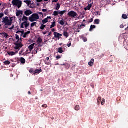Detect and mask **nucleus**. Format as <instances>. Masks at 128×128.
Here are the masks:
<instances>
[{"label": "nucleus", "mask_w": 128, "mask_h": 128, "mask_svg": "<svg viewBox=\"0 0 128 128\" xmlns=\"http://www.w3.org/2000/svg\"><path fill=\"white\" fill-rule=\"evenodd\" d=\"M96 28V26L94 25H91L90 26V32H92V30H94V29Z\"/></svg>", "instance_id": "obj_18"}, {"label": "nucleus", "mask_w": 128, "mask_h": 128, "mask_svg": "<svg viewBox=\"0 0 128 128\" xmlns=\"http://www.w3.org/2000/svg\"><path fill=\"white\" fill-rule=\"evenodd\" d=\"M63 36H65V38H68L70 36V34H68V33L66 31L64 32Z\"/></svg>", "instance_id": "obj_16"}, {"label": "nucleus", "mask_w": 128, "mask_h": 128, "mask_svg": "<svg viewBox=\"0 0 128 128\" xmlns=\"http://www.w3.org/2000/svg\"><path fill=\"white\" fill-rule=\"evenodd\" d=\"M56 21L54 20V22L52 23V24L50 26V28H54V26H56Z\"/></svg>", "instance_id": "obj_19"}, {"label": "nucleus", "mask_w": 128, "mask_h": 128, "mask_svg": "<svg viewBox=\"0 0 128 128\" xmlns=\"http://www.w3.org/2000/svg\"><path fill=\"white\" fill-rule=\"evenodd\" d=\"M68 48H70L72 46V42H70L68 44H67Z\"/></svg>", "instance_id": "obj_47"}, {"label": "nucleus", "mask_w": 128, "mask_h": 128, "mask_svg": "<svg viewBox=\"0 0 128 128\" xmlns=\"http://www.w3.org/2000/svg\"><path fill=\"white\" fill-rule=\"evenodd\" d=\"M14 25H12V27L8 28V30H14Z\"/></svg>", "instance_id": "obj_48"}, {"label": "nucleus", "mask_w": 128, "mask_h": 128, "mask_svg": "<svg viewBox=\"0 0 128 128\" xmlns=\"http://www.w3.org/2000/svg\"><path fill=\"white\" fill-rule=\"evenodd\" d=\"M22 22H28V17L24 16L23 18H22Z\"/></svg>", "instance_id": "obj_22"}, {"label": "nucleus", "mask_w": 128, "mask_h": 128, "mask_svg": "<svg viewBox=\"0 0 128 128\" xmlns=\"http://www.w3.org/2000/svg\"><path fill=\"white\" fill-rule=\"evenodd\" d=\"M8 56H16V52H8Z\"/></svg>", "instance_id": "obj_32"}, {"label": "nucleus", "mask_w": 128, "mask_h": 128, "mask_svg": "<svg viewBox=\"0 0 128 128\" xmlns=\"http://www.w3.org/2000/svg\"><path fill=\"white\" fill-rule=\"evenodd\" d=\"M12 18L10 17V20L8 17L6 16L2 19V23L4 26H10L12 24Z\"/></svg>", "instance_id": "obj_1"}, {"label": "nucleus", "mask_w": 128, "mask_h": 128, "mask_svg": "<svg viewBox=\"0 0 128 128\" xmlns=\"http://www.w3.org/2000/svg\"><path fill=\"white\" fill-rule=\"evenodd\" d=\"M42 108H48V105L45 104L42 106Z\"/></svg>", "instance_id": "obj_49"}, {"label": "nucleus", "mask_w": 128, "mask_h": 128, "mask_svg": "<svg viewBox=\"0 0 128 128\" xmlns=\"http://www.w3.org/2000/svg\"><path fill=\"white\" fill-rule=\"evenodd\" d=\"M24 2H25V4H26L28 6H30V4H32V1L26 0V1H24Z\"/></svg>", "instance_id": "obj_26"}, {"label": "nucleus", "mask_w": 128, "mask_h": 128, "mask_svg": "<svg viewBox=\"0 0 128 128\" xmlns=\"http://www.w3.org/2000/svg\"><path fill=\"white\" fill-rule=\"evenodd\" d=\"M4 14H6V16H8V10H5V12H4Z\"/></svg>", "instance_id": "obj_46"}, {"label": "nucleus", "mask_w": 128, "mask_h": 128, "mask_svg": "<svg viewBox=\"0 0 128 128\" xmlns=\"http://www.w3.org/2000/svg\"><path fill=\"white\" fill-rule=\"evenodd\" d=\"M40 72H42V68L40 69H36L34 71V76H36L38 74H40Z\"/></svg>", "instance_id": "obj_7"}, {"label": "nucleus", "mask_w": 128, "mask_h": 128, "mask_svg": "<svg viewBox=\"0 0 128 128\" xmlns=\"http://www.w3.org/2000/svg\"><path fill=\"white\" fill-rule=\"evenodd\" d=\"M56 10H60V4H57L56 5Z\"/></svg>", "instance_id": "obj_29"}, {"label": "nucleus", "mask_w": 128, "mask_h": 128, "mask_svg": "<svg viewBox=\"0 0 128 128\" xmlns=\"http://www.w3.org/2000/svg\"><path fill=\"white\" fill-rule=\"evenodd\" d=\"M38 20H40V16L38 14H34L29 17V20L30 22H38Z\"/></svg>", "instance_id": "obj_2"}, {"label": "nucleus", "mask_w": 128, "mask_h": 128, "mask_svg": "<svg viewBox=\"0 0 128 128\" xmlns=\"http://www.w3.org/2000/svg\"><path fill=\"white\" fill-rule=\"evenodd\" d=\"M52 32H56V29L54 28L52 29Z\"/></svg>", "instance_id": "obj_59"}, {"label": "nucleus", "mask_w": 128, "mask_h": 128, "mask_svg": "<svg viewBox=\"0 0 128 128\" xmlns=\"http://www.w3.org/2000/svg\"><path fill=\"white\" fill-rule=\"evenodd\" d=\"M94 22V18H91L90 20L88 21V22Z\"/></svg>", "instance_id": "obj_52"}, {"label": "nucleus", "mask_w": 128, "mask_h": 128, "mask_svg": "<svg viewBox=\"0 0 128 128\" xmlns=\"http://www.w3.org/2000/svg\"><path fill=\"white\" fill-rule=\"evenodd\" d=\"M46 60L48 61V60H50V58H49V57H48V58H46Z\"/></svg>", "instance_id": "obj_62"}, {"label": "nucleus", "mask_w": 128, "mask_h": 128, "mask_svg": "<svg viewBox=\"0 0 128 128\" xmlns=\"http://www.w3.org/2000/svg\"><path fill=\"white\" fill-rule=\"evenodd\" d=\"M94 64V60L92 59L91 61L88 62V65L90 66H92Z\"/></svg>", "instance_id": "obj_13"}, {"label": "nucleus", "mask_w": 128, "mask_h": 128, "mask_svg": "<svg viewBox=\"0 0 128 128\" xmlns=\"http://www.w3.org/2000/svg\"><path fill=\"white\" fill-rule=\"evenodd\" d=\"M106 100H104V98H102V102L101 103V104H102V106H104V104L105 102H106Z\"/></svg>", "instance_id": "obj_41"}, {"label": "nucleus", "mask_w": 128, "mask_h": 128, "mask_svg": "<svg viewBox=\"0 0 128 128\" xmlns=\"http://www.w3.org/2000/svg\"><path fill=\"white\" fill-rule=\"evenodd\" d=\"M60 24L61 26H64V20H60Z\"/></svg>", "instance_id": "obj_40"}, {"label": "nucleus", "mask_w": 128, "mask_h": 128, "mask_svg": "<svg viewBox=\"0 0 128 128\" xmlns=\"http://www.w3.org/2000/svg\"><path fill=\"white\" fill-rule=\"evenodd\" d=\"M66 12V10H63V11H60L59 12V14H60V16H62Z\"/></svg>", "instance_id": "obj_25"}, {"label": "nucleus", "mask_w": 128, "mask_h": 128, "mask_svg": "<svg viewBox=\"0 0 128 128\" xmlns=\"http://www.w3.org/2000/svg\"><path fill=\"white\" fill-rule=\"evenodd\" d=\"M58 52H59V54H62V52H64V50H62V48H58Z\"/></svg>", "instance_id": "obj_30"}, {"label": "nucleus", "mask_w": 128, "mask_h": 128, "mask_svg": "<svg viewBox=\"0 0 128 128\" xmlns=\"http://www.w3.org/2000/svg\"><path fill=\"white\" fill-rule=\"evenodd\" d=\"M100 102H102V97H98V104H100Z\"/></svg>", "instance_id": "obj_37"}, {"label": "nucleus", "mask_w": 128, "mask_h": 128, "mask_svg": "<svg viewBox=\"0 0 128 128\" xmlns=\"http://www.w3.org/2000/svg\"><path fill=\"white\" fill-rule=\"evenodd\" d=\"M22 14V16L24 14V11L22 10H18L16 12V16H20Z\"/></svg>", "instance_id": "obj_11"}, {"label": "nucleus", "mask_w": 128, "mask_h": 128, "mask_svg": "<svg viewBox=\"0 0 128 128\" xmlns=\"http://www.w3.org/2000/svg\"><path fill=\"white\" fill-rule=\"evenodd\" d=\"M42 39L40 38H38L37 40L38 44H42Z\"/></svg>", "instance_id": "obj_20"}, {"label": "nucleus", "mask_w": 128, "mask_h": 128, "mask_svg": "<svg viewBox=\"0 0 128 128\" xmlns=\"http://www.w3.org/2000/svg\"><path fill=\"white\" fill-rule=\"evenodd\" d=\"M29 72H30V74H32V72L34 74V70L32 68H31L30 70H29Z\"/></svg>", "instance_id": "obj_39"}, {"label": "nucleus", "mask_w": 128, "mask_h": 128, "mask_svg": "<svg viewBox=\"0 0 128 128\" xmlns=\"http://www.w3.org/2000/svg\"><path fill=\"white\" fill-rule=\"evenodd\" d=\"M95 14L96 16H100V12H95Z\"/></svg>", "instance_id": "obj_42"}, {"label": "nucleus", "mask_w": 128, "mask_h": 128, "mask_svg": "<svg viewBox=\"0 0 128 128\" xmlns=\"http://www.w3.org/2000/svg\"><path fill=\"white\" fill-rule=\"evenodd\" d=\"M42 12H48V10H46V9H42Z\"/></svg>", "instance_id": "obj_50"}, {"label": "nucleus", "mask_w": 128, "mask_h": 128, "mask_svg": "<svg viewBox=\"0 0 128 128\" xmlns=\"http://www.w3.org/2000/svg\"><path fill=\"white\" fill-rule=\"evenodd\" d=\"M37 24H38V23L36 22H34L31 24L30 26L31 28H34V26H36Z\"/></svg>", "instance_id": "obj_31"}, {"label": "nucleus", "mask_w": 128, "mask_h": 128, "mask_svg": "<svg viewBox=\"0 0 128 128\" xmlns=\"http://www.w3.org/2000/svg\"><path fill=\"white\" fill-rule=\"evenodd\" d=\"M124 28V24H122L120 26V28Z\"/></svg>", "instance_id": "obj_54"}, {"label": "nucleus", "mask_w": 128, "mask_h": 128, "mask_svg": "<svg viewBox=\"0 0 128 128\" xmlns=\"http://www.w3.org/2000/svg\"><path fill=\"white\" fill-rule=\"evenodd\" d=\"M48 18V20H52V17L48 16V18Z\"/></svg>", "instance_id": "obj_58"}, {"label": "nucleus", "mask_w": 128, "mask_h": 128, "mask_svg": "<svg viewBox=\"0 0 128 128\" xmlns=\"http://www.w3.org/2000/svg\"><path fill=\"white\" fill-rule=\"evenodd\" d=\"M30 34V31H28L27 32H26L24 35L23 36V38H26V36H28V34Z\"/></svg>", "instance_id": "obj_23"}, {"label": "nucleus", "mask_w": 128, "mask_h": 128, "mask_svg": "<svg viewBox=\"0 0 128 128\" xmlns=\"http://www.w3.org/2000/svg\"><path fill=\"white\" fill-rule=\"evenodd\" d=\"M20 34H24V31H21Z\"/></svg>", "instance_id": "obj_63"}, {"label": "nucleus", "mask_w": 128, "mask_h": 128, "mask_svg": "<svg viewBox=\"0 0 128 128\" xmlns=\"http://www.w3.org/2000/svg\"><path fill=\"white\" fill-rule=\"evenodd\" d=\"M82 40H83L84 42H88V38H86V37H83Z\"/></svg>", "instance_id": "obj_43"}, {"label": "nucleus", "mask_w": 128, "mask_h": 128, "mask_svg": "<svg viewBox=\"0 0 128 128\" xmlns=\"http://www.w3.org/2000/svg\"><path fill=\"white\" fill-rule=\"evenodd\" d=\"M61 56H57L56 57V60H60V58H61Z\"/></svg>", "instance_id": "obj_51"}, {"label": "nucleus", "mask_w": 128, "mask_h": 128, "mask_svg": "<svg viewBox=\"0 0 128 128\" xmlns=\"http://www.w3.org/2000/svg\"><path fill=\"white\" fill-rule=\"evenodd\" d=\"M38 14H40L41 16H42V17L44 16V14H42V12H38Z\"/></svg>", "instance_id": "obj_55"}, {"label": "nucleus", "mask_w": 128, "mask_h": 128, "mask_svg": "<svg viewBox=\"0 0 128 128\" xmlns=\"http://www.w3.org/2000/svg\"><path fill=\"white\" fill-rule=\"evenodd\" d=\"M59 14H60V12H58V11H54V16H58Z\"/></svg>", "instance_id": "obj_35"}, {"label": "nucleus", "mask_w": 128, "mask_h": 128, "mask_svg": "<svg viewBox=\"0 0 128 128\" xmlns=\"http://www.w3.org/2000/svg\"><path fill=\"white\" fill-rule=\"evenodd\" d=\"M19 32H22V31H20V30H18V31L17 32H16V34H19Z\"/></svg>", "instance_id": "obj_64"}, {"label": "nucleus", "mask_w": 128, "mask_h": 128, "mask_svg": "<svg viewBox=\"0 0 128 128\" xmlns=\"http://www.w3.org/2000/svg\"><path fill=\"white\" fill-rule=\"evenodd\" d=\"M24 14L26 16H30V14H32V12L30 10H26L24 12Z\"/></svg>", "instance_id": "obj_10"}, {"label": "nucleus", "mask_w": 128, "mask_h": 128, "mask_svg": "<svg viewBox=\"0 0 128 128\" xmlns=\"http://www.w3.org/2000/svg\"><path fill=\"white\" fill-rule=\"evenodd\" d=\"M2 34H3V36L4 38H6V40L8 38V34H6V32H3Z\"/></svg>", "instance_id": "obj_27"}, {"label": "nucleus", "mask_w": 128, "mask_h": 128, "mask_svg": "<svg viewBox=\"0 0 128 128\" xmlns=\"http://www.w3.org/2000/svg\"><path fill=\"white\" fill-rule=\"evenodd\" d=\"M124 46L126 50H128V47H126V43H124Z\"/></svg>", "instance_id": "obj_60"}, {"label": "nucleus", "mask_w": 128, "mask_h": 128, "mask_svg": "<svg viewBox=\"0 0 128 128\" xmlns=\"http://www.w3.org/2000/svg\"><path fill=\"white\" fill-rule=\"evenodd\" d=\"M100 20L98 19H96L94 21V24H100Z\"/></svg>", "instance_id": "obj_28"}, {"label": "nucleus", "mask_w": 128, "mask_h": 128, "mask_svg": "<svg viewBox=\"0 0 128 128\" xmlns=\"http://www.w3.org/2000/svg\"><path fill=\"white\" fill-rule=\"evenodd\" d=\"M44 0H36L37 2H42Z\"/></svg>", "instance_id": "obj_57"}, {"label": "nucleus", "mask_w": 128, "mask_h": 128, "mask_svg": "<svg viewBox=\"0 0 128 128\" xmlns=\"http://www.w3.org/2000/svg\"><path fill=\"white\" fill-rule=\"evenodd\" d=\"M3 62L6 64V66H10V62L8 60L5 61Z\"/></svg>", "instance_id": "obj_34"}, {"label": "nucleus", "mask_w": 128, "mask_h": 128, "mask_svg": "<svg viewBox=\"0 0 128 128\" xmlns=\"http://www.w3.org/2000/svg\"><path fill=\"white\" fill-rule=\"evenodd\" d=\"M92 4H88L86 8H84V10H90V8H92Z\"/></svg>", "instance_id": "obj_14"}, {"label": "nucleus", "mask_w": 128, "mask_h": 128, "mask_svg": "<svg viewBox=\"0 0 128 128\" xmlns=\"http://www.w3.org/2000/svg\"><path fill=\"white\" fill-rule=\"evenodd\" d=\"M20 62L21 64H26V59L24 58H21L20 60Z\"/></svg>", "instance_id": "obj_15"}, {"label": "nucleus", "mask_w": 128, "mask_h": 128, "mask_svg": "<svg viewBox=\"0 0 128 128\" xmlns=\"http://www.w3.org/2000/svg\"><path fill=\"white\" fill-rule=\"evenodd\" d=\"M122 18H123V20H128V16H126V14H123L122 15Z\"/></svg>", "instance_id": "obj_33"}, {"label": "nucleus", "mask_w": 128, "mask_h": 128, "mask_svg": "<svg viewBox=\"0 0 128 128\" xmlns=\"http://www.w3.org/2000/svg\"><path fill=\"white\" fill-rule=\"evenodd\" d=\"M20 42H19V43H14V46H16L14 47V48L16 50H20V48H22L24 46V45L22 44V39H20Z\"/></svg>", "instance_id": "obj_4"}, {"label": "nucleus", "mask_w": 128, "mask_h": 128, "mask_svg": "<svg viewBox=\"0 0 128 128\" xmlns=\"http://www.w3.org/2000/svg\"><path fill=\"white\" fill-rule=\"evenodd\" d=\"M42 22L43 24H47V22H48V18H45L42 20Z\"/></svg>", "instance_id": "obj_24"}, {"label": "nucleus", "mask_w": 128, "mask_h": 128, "mask_svg": "<svg viewBox=\"0 0 128 128\" xmlns=\"http://www.w3.org/2000/svg\"><path fill=\"white\" fill-rule=\"evenodd\" d=\"M12 4L14 6H17L18 8H20L22 6V2L20 0H13Z\"/></svg>", "instance_id": "obj_3"}, {"label": "nucleus", "mask_w": 128, "mask_h": 128, "mask_svg": "<svg viewBox=\"0 0 128 128\" xmlns=\"http://www.w3.org/2000/svg\"><path fill=\"white\" fill-rule=\"evenodd\" d=\"M46 28V26L44 25V24H42L41 26L40 27V30H44V28Z\"/></svg>", "instance_id": "obj_17"}, {"label": "nucleus", "mask_w": 128, "mask_h": 128, "mask_svg": "<svg viewBox=\"0 0 128 128\" xmlns=\"http://www.w3.org/2000/svg\"><path fill=\"white\" fill-rule=\"evenodd\" d=\"M77 26H78V30H82V28H86V25L82 23L81 25H77Z\"/></svg>", "instance_id": "obj_12"}, {"label": "nucleus", "mask_w": 128, "mask_h": 128, "mask_svg": "<svg viewBox=\"0 0 128 128\" xmlns=\"http://www.w3.org/2000/svg\"><path fill=\"white\" fill-rule=\"evenodd\" d=\"M58 2V0H52V2Z\"/></svg>", "instance_id": "obj_53"}, {"label": "nucleus", "mask_w": 128, "mask_h": 128, "mask_svg": "<svg viewBox=\"0 0 128 128\" xmlns=\"http://www.w3.org/2000/svg\"><path fill=\"white\" fill-rule=\"evenodd\" d=\"M69 18H74L76 16H78V14L74 11H71L69 12L68 14Z\"/></svg>", "instance_id": "obj_5"}, {"label": "nucleus", "mask_w": 128, "mask_h": 128, "mask_svg": "<svg viewBox=\"0 0 128 128\" xmlns=\"http://www.w3.org/2000/svg\"><path fill=\"white\" fill-rule=\"evenodd\" d=\"M62 66H65L67 70H68V68H70V66L68 64H63Z\"/></svg>", "instance_id": "obj_21"}, {"label": "nucleus", "mask_w": 128, "mask_h": 128, "mask_svg": "<svg viewBox=\"0 0 128 128\" xmlns=\"http://www.w3.org/2000/svg\"><path fill=\"white\" fill-rule=\"evenodd\" d=\"M54 36L55 38H58V40H60V37L62 36V34H59L58 32H54Z\"/></svg>", "instance_id": "obj_8"}, {"label": "nucleus", "mask_w": 128, "mask_h": 128, "mask_svg": "<svg viewBox=\"0 0 128 128\" xmlns=\"http://www.w3.org/2000/svg\"><path fill=\"white\" fill-rule=\"evenodd\" d=\"M52 32H50L48 33V36H52Z\"/></svg>", "instance_id": "obj_56"}, {"label": "nucleus", "mask_w": 128, "mask_h": 128, "mask_svg": "<svg viewBox=\"0 0 128 128\" xmlns=\"http://www.w3.org/2000/svg\"><path fill=\"white\" fill-rule=\"evenodd\" d=\"M4 16V13H0V18H2Z\"/></svg>", "instance_id": "obj_44"}, {"label": "nucleus", "mask_w": 128, "mask_h": 128, "mask_svg": "<svg viewBox=\"0 0 128 128\" xmlns=\"http://www.w3.org/2000/svg\"><path fill=\"white\" fill-rule=\"evenodd\" d=\"M16 40H20V36H18V35L16 34Z\"/></svg>", "instance_id": "obj_45"}, {"label": "nucleus", "mask_w": 128, "mask_h": 128, "mask_svg": "<svg viewBox=\"0 0 128 128\" xmlns=\"http://www.w3.org/2000/svg\"><path fill=\"white\" fill-rule=\"evenodd\" d=\"M30 23L28 22H23L20 26L21 28H28V26H30Z\"/></svg>", "instance_id": "obj_6"}, {"label": "nucleus", "mask_w": 128, "mask_h": 128, "mask_svg": "<svg viewBox=\"0 0 128 128\" xmlns=\"http://www.w3.org/2000/svg\"><path fill=\"white\" fill-rule=\"evenodd\" d=\"M80 110V106L76 105L75 106V110L78 111V110Z\"/></svg>", "instance_id": "obj_36"}, {"label": "nucleus", "mask_w": 128, "mask_h": 128, "mask_svg": "<svg viewBox=\"0 0 128 128\" xmlns=\"http://www.w3.org/2000/svg\"><path fill=\"white\" fill-rule=\"evenodd\" d=\"M22 52H24L23 50L20 51V54H22Z\"/></svg>", "instance_id": "obj_61"}, {"label": "nucleus", "mask_w": 128, "mask_h": 128, "mask_svg": "<svg viewBox=\"0 0 128 128\" xmlns=\"http://www.w3.org/2000/svg\"><path fill=\"white\" fill-rule=\"evenodd\" d=\"M44 64H46V66H50L52 64V62H48L46 60H44Z\"/></svg>", "instance_id": "obj_38"}, {"label": "nucleus", "mask_w": 128, "mask_h": 128, "mask_svg": "<svg viewBox=\"0 0 128 128\" xmlns=\"http://www.w3.org/2000/svg\"><path fill=\"white\" fill-rule=\"evenodd\" d=\"M35 44H36L34 43L33 44H32L31 45H30L28 46V48H29L28 54H31L32 53V51L34 48Z\"/></svg>", "instance_id": "obj_9"}]
</instances>
